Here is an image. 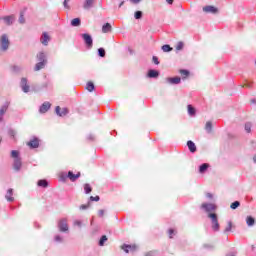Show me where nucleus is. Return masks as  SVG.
<instances>
[{"label":"nucleus","instance_id":"09e8293b","mask_svg":"<svg viewBox=\"0 0 256 256\" xmlns=\"http://www.w3.org/2000/svg\"><path fill=\"white\" fill-rule=\"evenodd\" d=\"M100 199L99 196H90V201H100Z\"/></svg>","mask_w":256,"mask_h":256},{"label":"nucleus","instance_id":"a878e982","mask_svg":"<svg viewBox=\"0 0 256 256\" xmlns=\"http://www.w3.org/2000/svg\"><path fill=\"white\" fill-rule=\"evenodd\" d=\"M72 27H79L81 26V18H74L71 20Z\"/></svg>","mask_w":256,"mask_h":256},{"label":"nucleus","instance_id":"49530a36","mask_svg":"<svg viewBox=\"0 0 256 256\" xmlns=\"http://www.w3.org/2000/svg\"><path fill=\"white\" fill-rule=\"evenodd\" d=\"M85 209H89V203H88V204H82V205L80 206V210H81V211H85Z\"/></svg>","mask_w":256,"mask_h":256},{"label":"nucleus","instance_id":"6e6552de","mask_svg":"<svg viewBox=\"0 0 256 256\" xmlns=\"http://www.w3.org/2000/svg\"><path fill=\"white\" fill-rule=\"evenodd\" d=\"M2 21H4L5 25L10 27L13 25V23H15V15L3 16Z\"/></svg>","mask_w":256,"mask_h":256},{"label":"nucleus","instance_id":"5fc2aeb1","mask_svg":"<svg viewBox=\"0 0 256 256\" xmlns=\"http://www.w3.org/2000/svg\"><path fill=\"white\" fill-rule=\"evenodd\" d=\"M98 215L99 217H103V215H105V210H99Z\"/></svg>","mask_w":256,"mask_h":256},{"label":"nucleus","instance_id":"f257e3e1","mask_svg":"<svg viewBox=\"0 0 256 256\" xmlns=\"http://www.w3.org/2000/svg\"><path fill=\"white\" fill-rule=\"evenodd\" d=\"M11 157L14 159L13 169L16 173H19V171H21V167H23V162L21 161V157H19V151L12 150Z\"/></svg>","mask_w":256,"mask_h":256},{"label":"nucleus","instance_id":"7c9ffc66","mask_svg":"<svg viewBox=\"0 0 256 256\" xmlns=\"http://www.w3.org/2000/svg\"><path fill=\"white\" fill-rule=\"evenodd\" d=\"M86 89L90 93H93V91L95 90V84H93V82H88L86 85Z\"/></svg>","mask_w":256,"mask_h":256},{"label":"nucleus","instance_id":"c03bdc74","mask_svg":"<svg viewBox=\"0 0 256 256\" xmlns=\"http://www.w3.org/2000/svg\"><path fill=\"white\" fill-rule=\"evenodd\" d=\"M180 75L183 77H189V70H180Z\"/></svg>","mask_w":256,"mask_h":256},{"label":"nucleus","instance_id":"9d476101","mask_svg":"<svg viewBox=\"0 0 256 256\" xmlns=\"http://www.w3.org/2000/svg\"><path fill=\"white\" fill-rule=\"evenodd\" d=\"M20 87L23 91V93H29V84L27 83V78H22L20 82Z\"/></svg>","mask_w":256,"mask_h":256},{"label":"nucleus","instance_id":"a211bd4d","mask_svg":"<svg viewBox=\"0 0 256 256\" xmlns=\"http://www.w3.org/2000/svg\"><path fill=\"white\" fill-rule=\"evenodd\" d=\"M49 109H51V104L49 102H44L39 108V113H47Z\"/></svg>","mask_w":256,"mask_h":256},{"label":"nucleus","instance_id":"f704fd0d","mask_svg":"<svg viewBox=\"0 0 256 256\" xmlns=\"http://www.w3.org/2000/svg\"><path fill=\"white\" fill-rule=\"evenodd\" d=\"M84 191H85L86 195H89V193H91V191H93V188H91V185H89V184H84Z\"/></svg>","mask_w":256,"mask_h":256},{"label":"nucleus","instance_id":"338daca9","mask_svg":"<svg viewBox=\"0 0 256 256\" xmlns=\"http://www.w3.org/2000/svg\"><path fill=\"white\" fill-rule=\"evenodd\" d=\"M253 161H254V163H256V154L253 157Z\"/></svg>","mask_w":256,"mask_h":256},{"label":"nucleus","instance_id":"dca6fc26","mask_svg":"<svg viewBox=\"0 0 256 256\" xmlns=\"http://www.w3.org/2000/svg\"><path fill=\"white\" fill-rule=\"evenodd\" d=\"M27 145L30 149H37L39 147V139L35 137L33 140H30Z\"/></svg>","mask_w":256,"mask_h":256},{"label":"nucleus","instance_id":"0eeeda50","mask_svg":"<svg viewBox=\"0 0 256 256\" xmlns=\"http://www.w3.org/2000/svg\"><path fill=\"white\" fill-rule=\"evenodd\" d=\"M50 41H51V36H49V33L43 32L40 37V43H42L44 47H47Z\"/></svg>","mask_w":256,"mask_h":256},{"label":"nucleus","instance_id":"ea45409f","mask_svg":"<svg viewBox=\"0 0 256 256\" xmlns=\"http://www.w3.org/2000/svg\"><path fill=\"white\" fill-rule=\"evenodd\" d=\"M98 55H99V57H105V55H106L105 49L104 48H99L98 49Z\"/></svg>","mask_w":256,"mask_h":256},{"label":"nucleus","instance_id":"39448f33","mask_svg":"<svg viewBox=\"0 0 256 256\" xmlns=\"http://www.w3.org/2000/svg\"><path fill=\"white\" fill-rule=\"evenodd\" d=\"M81 37L87 49H93V37L87 33L81 34Z\"/></svg>","mask_w":256,"mask_h":256},{"label":"nucleus","instance_id":"c85d7f7f","mask_svg":"<svg viewBox=\"0 0 256 256\" xmlns=\"http://www.w3.org/2000/svg\"><path fill=\"white\" fill-rule=\"evenodd\" d=\"M209 169V164L208 163H203L202 165L199 166V173H205Z\"/></svg>","mask_w":256,"mask_h":256},{"label":"nucleus","instance_id":"37998d69","mask_svg":"<svg viewBox=\"0 0 256 256\" xmlns=\"http://www.w3.org/2000/svg\"><path fill=\"white\" fill-rule=\"evenodd\" d=\"M184 47L183 42H178L176 45V51H181Z\"/></svg>","mask_w":256,"mask_h":256},{"label":"nucleus","instance_id":"c9c22d12","mask_svg":"<svg viewBox=\"0 0 256 256\" xmlns=\"http://www.w3.org/2000/svg\"><path fill=\"white\" fill-rule=\"evenodd\" d=\"M240 206H241V202H239V201H234V202L230 205V208L233 209V210H235V209H237V208L240 207Z\"/></svg>","mask_w":256,"mask_h":256},{"label":"nucleus","instance_id":"72a5a7b5","mask_svg":"<svg viewBox=\"0 0 256 256\" xmlns=\"http://www.w3.org/2000/svg\"><path fill=\"white\" fill-rule=\"evenodd\" d=\"M18 22L20 23V25H25V14L23 12H20Z\"/></svg>","mask_w":256,"mask_h":256},{"label":"nucleus","instance_id":"8fccbe9b","mask_svg":"<svg viewBox=\"0 0 256 256\" xmlns=\"http://www.w3.org/2000/svg\"><path fill=\"white\" fill-rule=\"evenodd\" d=\"M8 133H9V135H10L11 137H15V135H16V132H15V130H13V129H10V130L8 131Z\"/></svg>","mask_w":256,"mask_h":256},{"label":"nucleus","instance_id":"b1692460","mask_svg":"<svg viewBox=\"0 0 256 256\" xmlns=\"http://www.w3.org/2000/svg\"><path fill=\"white\" fill-rule=\"evenodd\" d=\"M113 27L110 23H106L102 26V33H111Z\"/></svg>","mask_w":256,"mask_h":256},{"label":"nucleus","instance_id":"6e6d98bb","mask_svg":"<svg viewBox=\"0 0 256 256\" xmlns=\"http://www.w3.org/2000/svg\"><path fill=\"white\" fill-rule=\"evenodd\" d=\"M145 256H155V252L150 251V252L146 253V255H145Z\"/></svg>","mask_w":256,"mask_h":256},{"label":"nucleus","instance_id":"6ab92c4d","mask_svg":"<svg viewBox=\"0 0 256 256\" xmlns=\"http://www.w3.org/2000/svg\"><path fill=\"white\" fill-rule=\"evenodd\" d=\"M167 83H169L170 85H179V83H181V77H169L166 79Z\"/></svg>","mask_w":256,"mask_h":256},{"label":"nucleus","instance_id":"58836bf2","mask_svg":"<svg viewBox=\"0 0 256 256\" xmlns=\"http://www.w3.org/2000/svg\"><path fill=\"white\" fill-rule=\"evenodd\" d=\"M134 17H135V19H142V17H143V12H142V11H136V12L134 13Z\"/></svg>","mask_w":256,"mask_h":256},{"label":"nucleus","instance_id":"412c9836","mask_svg":"<svg viewBox=\"0 0 256 256\" xmlns=\"http://www.w3.org/2000/svg\"><path fill=\"white\" fill-rule=\"evenodd\" d=\"M187 109H188V115L190 117H195V115H197V110L195 109V107H193V105L189 104L187 106Z\"/></svg>","mask_w":256,"mask_h":256},{"label":"nucleus","instance_id":"1a4fd4ad","mask_svg":"<svg viewBox=\"0 0 256 256\" xmlns=\"http://www.w3.org/2000/svg\"><path fill=\"white\" fill-rule=\"evenodd\" d=\"M121 249L125 251L126 253H133L137 250V246L135 245H129V244H124L122 245Z\"/></svg>","mask_w":256,"mask_h":256},{"label":"nucleus","instance_id":"4be33fe9","mask_svg":"<svg viewBox=\"0 0 256 256\" xmlns=\"http://www.w3.org/2000/svg\"><path fill=\"white\" fill-rule=\"evenodd\" d=\"M148 77H149L150 79H157V77H159V71L150 69V70L148 71Z\"/></svg>","mask_w":256,"mask_h":256},{"label":"nucleus","instance_id":"e2e57ef3","mask_svg":"<svg viewBox=\"0 0 256 256\" xmlns=\"http://www.w3.org/2000/svg\"><path fill=\"white\" fill-rule=\"evenodd\" d=\"M226 256H235V253L231 252V253L226 254Z\"/></svg>","mask_w":256,"mask_h":256},{"label":"nucleus","instance_id":"de8ad7c7","mask_svg":"<svg viewBox=\"0 0 256 256\" xmlns=\"http://www.w3.org/2000/svg\"><path fill=\"white\" fill-rule=\"evenodd\" d=\"M152 61H153L154 65H159V58H157V56H153Z\"/></svg>","mask_w":256,"mask_h":256},{"label":"nucleus","instance_id":"a18cd8bd","mask_svg":"<svg viewBox=\"0 0 256 256\" xmlns=\"http://www.w3.org/2000/svg\"><path fill=\"white\" fill-rule=\"evenodd\" d=\"M70 1H71V0H64L63 6H64L65 9H71V6H69V2H70Z\"/></svg>","mask_w":256,"mask_h":256},{"label":"nucleus","instance_id":"864d4df0","mask_svg":"<svg viewBox=\"0 0 256 256\" xmlns=\"http://www.w3.org/2000/svg\"><path fill=\"white\" fill-rule=\"evenodd\" d=\"M66 179H67V175H65V174L60 175V180L61 181H65Z\"/></svg>","mask_w":256,"mask_h":256},{"label":"nucleus","instance_id":"aec40b11","mask_svg":"<svg viewBox=\"0 0 256 256\" xmlns=\"http://www.w3.org/2000/svg\"><path fill=\"white\" fill-rule=\"evenodd\" d=\"M187 147H188L190 153H195L197 151V146L195 145L194 141L189 140L187 142Z\"/></svg>","mask_w":256,"mask_h":256},{"label":"nucleus","instance_id":"13d9d810","mask_svg":"<svg viewBox=\"0 0 256 256\" xmlns=\"http://www.w3.org/2000/svg\"><path fill=\"white\" fill-rule=\"evenodd\" d=\"M132 3H134L135 5H137V3H141V0H130Z\"/></svg>","mask_w":256,"mask_h":256},{"label":"nucleus","instance_id":"69168bd1","mask_svg":"<svg viewBox=\"0 0 256 256\" xmlns=\"http://www.w3.org/2000/svg\"><path fill=\"white\" fill-rule=\"evenodd\" d=\"M47 86H48L47 83H44V84L42 85V87H44V89H47Z\"/></svg>","mask_w":256,"mask_h":256},{"label":"nucleus","instance_id":"a19ab883","mask_svg":"<svg viewBox=\"0 0 256 256\" xmlns=\"http://www.w3.org/2000/svg\"><path fill=\"white\" fill-rule=\"evenodd\" d=\"M21 70H22L21 66L14 65V66L12 67V71H13L14 73H20Z\"/></svg>","mask_w":256,"mask_h":256},{"label":"nucleus","instance_id":"052dcab7","mask_svg":"<svg viewBox=\"0 0 256 256\" xmlns=\"http://www.w3.org/2000/svg\"><path fill=\"white\" fill-rule=\"evenodd\" d=\"M166 2L168 3V5H173V0H166Z\"/></svg>","mask_w":256,"mask_h":256},{"label":"nucleus","instance_id":"c756f323","mask_svg":"<svg viewBox=\"0 0 256 256\" xmlns=\"http://www.w3.org/2000/svg\"><path fill=\"white\" fill-rule=\"evenodd\" d=\"M38 187H43L44 189L49 187V182L47 180L42 179L38 181Z\"/></svg>","mask_w":256,"mask_h":256},{"label":"nucleus","instance_id":"7ed1b4c3","mask_svg":"<svg viewBox=\"0 0 256 256\" xmlns=\"http://www.w3.org/2000/svg\"><path fill=\"white\" fill-rule=\"evenodd\" d=\"M58 231L60 233H69V220L67 218H61L57 222Z\"/></svg>","mask_w":256,"mask_h":256},{"label":"nucleus","instance_id":"680f3d73","mask_svg":"<svg viewBox=\"0 0 256 256\" xmlns=\"http://www.w3.org/2000/svg\"><path fill=\"white\" fill-rule=\"evenodd\" d=\"M122 5H125V1H122V2L119 4V6H118L119 9H121V6H122Z\"/></svg>","mask_w":256,"mask_h":256},{"label":"nucleus","instance_id":"3c124183","mask_svg":"<svg viewBox=\"0 0 256 256\" xmlns=\"http://www.w3.org/2000/svg\"><path fill=\"white\" fill-rule=\"evenodd\" d=\"M170 239H173V234L175 233V230L169 229L168 231Z\"/></svg>","mask_w":256,"mask_h":256},{"label":"nucleus","instance_id":"cd10ccee","mask_svg":"<svg viewBox=\"0 0 256 256\" xmlns=\"http://www.w3.org/2000/svg\"><path fill=\"white\" fill-rule=\"evenodd\" d=\"M205 131L206 133H211L213 131V123H211V121L206 122Z\"/></svg>","mask_w":256,"mask_h":256},{"label":"nucleus","instance_id":"79ce46f5","mask_svg":"<svg viewBox=\"0 0 256 256\" xmlns=\"http://www.w3.org/2000/svg\"><path fill=\"white\" fill-rule=\"evenodd\" d=\"M54 240L56 241V243H63V237H61V235H56L54 237Z\"/></svg>","mask_w":256,"mask_h":256},{"label":"nucleus","instance_id":"ddd939ff","mask_svg":"<svg viewBox=\"0 0 256 256\" xmlns=\"http://www.w3.org/2000/svg\"><path fill=\"white\" fill-rule=\"evenodd\" d=\"M67 177L70 179V181H72V183H75V180L81 177V172L74 174L73 171H68Z\"/></svg>","mask_w":256,"mask_h":256},{"label":"nucleus","instance_id":"f3484780","mask_svg":"<svg viewBox=\"0 0 256 256\" xmlns=\"http://www.w3.org/2000/svg\"><path fill=\"white\" fill-rule=\"evenodd\" d=\"M5 199L8 201V203H13V201H15V198L13 197V188L7 190Z\"/></svg>","mask_w":256,"mask_h":256},{"label":"nucleus","instance_id":"393cba45","mask_svg":"<svg viewBox=\"0 0 256 256\" xmlns=\"http://www.w3.org/2000/svg\"><path fill=\"white\" fill-rule=\"evenodd\" d=\"M45 65H47V62H38L34 67V71H41V69H45Z\"/></svg>","mask_w":256,"mask_h":256},{"label":"nucleus","instance_id":"bb28decb","mask_svg":"<svg viewBox=\"0 0 256 256\" xmlns=\"http://www.w3.org/2000/svg\"><path fill=\"white\" fill-rule=\"evenodd\" d=\"M246 223L248 227H253V225H255V218H253L252 216H247Z\"/></svg>","mask_w":256,"mask_h":256},{"label":"nucleus","instance_id":"423d86ee","mask_svg":"<svg viewBox=\"0 0 256 256\" xmlns=\"http://www.w3.org/2000/svg\"><path fill=\"white\" fill-rule=\"evenodd\" d=\"M201 209H203L209 215V213L217 210V205L212 203H203L201 205Z\"/></svg>","mask_w":256,"mask_h":256},{"label":"nucleus","instance_id":"0e129e2a","mask_svg":"<svg viewBox=\"0 0 256 256\" xmlns=\"http://www.w3.org/2000/svg\"><path fill=\"white\" fill-rule=\"evenodd\" d=\"M245 87H251V83L247 82V83L245 84Z\"/></svg>","mask_w":256,"mask_h":256},{"label":"nucleus","instance_id":"4c0bfd02","mask_svg":"<svg viewBox=\"0 0 256 256\" xmlns=\"http://www.w3.org/2000/svg\"><path fill=\"white\" fill-rule=\"evenodd\" d=\"M251 127H252L251 122H247L245 124L244 129H245L246 133H251Z\"/></svg>","mask_w":256,"mask_h":256},{"label":"nucleus","instance_id":"20e7f679","mask_svg":"<svg viewBox=\"0 0 256 256\" xmlns=\"http://www.w3.org/2000/svg\"><path fill=\"white\" fill-rule=\"evenodd\" d=\"M9 36L7 34H3L0 38V51H7L9 49Z\"/></svg>","mask_w":256,"mask_h":256},{"label":"nucleus","instance_id":"774afa93","mask_svg":"<svg viewBox=\"0 0 256 256\" xmlns=\"http://www.w3.org/2000/svg\"><path fill=\"white\" fill-rule=\"evenodd\" d=\"M255 102H256L255 99H252V100H251V103H255Z\"/></svg>","mask_w":256,"mask_h":256},{"label":"nucleus","instance_id":"f8f14e48","mask_svg":"<svg viewBox=\"0 0 256 256\" xmlns=\"http://www.w3.org/2000/svg\"><path fill=\"white\" fill-rule=\"evenodd\" d=\"M204 13H212V15H215L219 13V10L215 6H205L203 7Z\"/></svg>","mask_w":256,"mask_h":256},{"label":"nucleus","instance_id":"4468645a","mask_svg":"<svg viewBox=\"0 0 256 256\" xmlns=\"http://www.w3.org/2000/svg\"><path fill=\"white\" fill-rule=\"evenodd\" d=\"M93 5H95V0H85L83 3V9L89 11V9H93Z\"/></svg>","mask_w":256,"mask_h":256},{"label":"nucleus","instance_id":"9b49d317","mask_svg":"<svg viewBox=\"0 0 256 256\" xmlns=\"http://www.w3.org/2000/svg\"><path fill=\"white\" fill-rule=\"evenodd\" d=\"M7 109H9V102H5L0 108V122L2 123L3 117L5 113H7Z\"/></svg>","mask_w":256,"mask_h":256},{"label":"nucleus","instance_id":"4d7b16f0","mask_svg":"<svg viewBox=\"0 0 256 256\" xmlns=\"http://www.w3.org/2000/svg\"><path fill=\"white\" fill-rule=\"evenodd\" d=\"M206 197H207L208 199H213V194L207 193V194H206Z\"/></svg>","mask_w":256,"mask_h":256},{"label":"nucleus","instance_id":"2eb2a0df","mask_svg":"<svg viewBox=\"0 0 256 256\" xmlns=\"http://www.w3.org/2000/svg\"><path fill=\"white\" fill-rule=\"evenodd\" d=\"M56 115H58V117H65V115H67V113H69V110L67 108H63L61 111V107L57 106L56 109Z\"/></svg>","mask_w":256,"mask_h":256},{"label":"nucleus","instance_id":"e433bc0d","mask_svg":"<svg viewBox=\"0 0 256 256\" xmlns=\"http://www.w3.org/2000/svg\"><path fill=\"white\" fill-rule=\"evenodd\" d=\"M107 241V236L103 235L100 240H99V246L103 247V245H105V242Z\"/></svg>","mask_w":256,"mask_h":256},{"label":"nucleus","instance_id":"2f4dec72","mask_svg":"<svg viewBox=\"0 0 256 256\" xmlns=\"http://www.w3.org/2000/svg\"><path fill=\"white\" fill-rule=\"evenodd\" d=\"M232 229H233V222L228 221L227 227L225 228L224 233H229L231 232Z\"/></svg>","mask_w":256,"mask_h":256},{"label":"nucleus","instance_id":"5701e85b","mask_svg":"<svg viewBox=\"0 0 256 256\" xmlns=\"http://www.w3.org/2000/svg\"><path fill=\"white\" fill-rule=\"evenodd\" d=\"M37 59L39 62L47 63V55H45V52H39L37 54Z\"/></svg>","mask_w":256,"mask_h":256},{"label":"nucleus","instance_id":"f03ea898","mask_svg":"<svg viewBox=\"0 0 256 256\" xmlns=\"http://www.w3.org/2000/svg\"><path fill=\"white\" fill-rule=\"evenodd\" d=\"M208 218L211 220L212 231L216 233L221 230V225L219 224V217L215 213H209Z\"/></svg>","mask_w":256,"mask_h":256},{"label":"nucleus","instance_id":"603ef678","mask_svg":"<svg viewBox=\"0 0 256 256\" xmlns=\"http://www.w3.org/2000/svg\"><path fill=\"white\" fill-rule=\"evenodd\" d=\"M74 225H75L76 227H81V225H82L81 220H76V221H74Z\"/></svg>","mask_w":256,"mask_h":256},{"label":"nucleus","instance_id":"bf43d9fd","mask_svg":"<svg viewBox=\"0 0 256 256\" xmlns=\"http://www.w3.org/2000/svg\"><path fill=\"white\" fill-rule=\"evenodd\" d=\"M88 139H89L90 141H93V139H95V137H94L93 135H89V136H88Z\"/></svg>","mask_w":256,"mask_h":256},{"label":"nucleus","instance_id":"473e14b6","mask_svg":"<svg viewBox=\"0 0 256 256\" xmlns=\"http://www.w3.org/2000/svg\"><path fill=\"white\" fill-rule=\"evenodd\" d=\"M162 51H164V53H169L170 51H173V48H171L169 44H165L162 46Z\"/></svg>","mask_w":256,"mask_h":256}]
</instances>
